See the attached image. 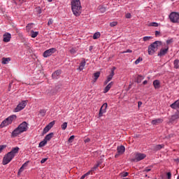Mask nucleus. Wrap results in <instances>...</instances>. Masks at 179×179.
I'll return each mask as SVG.
<instances>
[{"mask_svg": "<svg viewBox=\"0 0 179 179\" xmlns=\"http://www.w3.org/2000/svg\"><path fill=\"white\" fill-rule=\"evenodd\" d=\"M85 66H86V61L85 60H83L80 63V66L78 67V71H83V69H85Z\"/></svg>", "mask_w": 179, "mask_h": 179, "instance_id": "nucleus-21", "label": "nucleus"}, {"mask_svg": "<svg viewBox=\"0 0 179 179\" xmlns=\"http://www.w3.org/2000/svg\"><path fill=\"white\" fill-rule=\"evenodd\" d=\"M110 71L111 72L110 75L108 76L106 78V80H108L109 82L113 79V77L114 76V71H115V67H113Z\"/></svg>", "mask_w": 179, "mask_h": 179, "instance_id": "nucleus-17", "label": "nucleus"}, {"mask_svg": "<svg viewBox=\"0 0 179 179\" xmlns=\"http://www.w3.org/2000/svg\"><path fill=\"white\" fill-rule=\"evenodd\" d=\"M68 127V122H64L62 125H61V128L63 131H65V129H66V128Z\"/></svg>", "mask_w": 179, "mask_h": 179, "instance_id": "nucleus-32", "label": "nucleus"}, {"mask_svg": "<svg viewBox=\"0 0 179 179\" xmlns=\"http://www.w3.org/2000/svg\"><path fill=\"white\" fill-rule=\"evenodd\" d=\"M152 38H153L152 36H144L143 40V41H149V40H152Z\"/></svg>", "mask_w": 179, "mask_h": 179, "instance_id": "nucleus-36", "label": "nucleus"}, {"mask_svg": "<svg viewBox=\"0 0 179 179\" xmlns=\"http://www.w3.org/2000/svg\"><path fill=\"white\" fill-rule=\"evenodd\" d=\"M108 107V104L107 103H104L101 107L99 113V117H103V114H106L107 113V108Z\"/></svg>", "mask_w": 179, "mask_h": 179, "instance_id": "nucleus-9", "label": "nucleus"}, {"mask_svg": "<svg viewBox=\"0 0 179 179\" xmlns=\"http://www.w3.org/2000/svg\"><path fill=\"white\" fill-rule=\"evenodd\" d=\"M70 53L73 55V54H76L78 50H76V48H72L71 49H70Z\"/></svg>", "mask_w": 179, "mask_h": 179, "instance_id": "nucleus-38", "label": "nucleus"}, {"mask_svg": "<svg viewBox=\"0 0 179 179\" xmlns=\"http://www.w3.org/2000/svg\"><path fill=\"white\" fill-rule=\"evenodd\" d=\"M145 157H146V155H145L143 153L138 152L136 154V162H141V160H143V159H145Z\"/></svg>", "mask_w": 179, "mask_h": 179, "instance_id": "nucleus-13", "label": "nucleus"}, {"mask_svg": "<svg viewBox=\"0 0 179 179\" xmlns=\"http://www.w3.org/2000/svg\"><path fill=\"white\" fill-rule=\"evenodd\" d=\"M54 136V133H50L48 135L45 136V140L46 142H48L49 141H51V138Z\"/></svg>", "mask_w": 179, "mask_h": 179, "instance_id": "nucleus-24", "label": "nucleus"}, {"mask_svg": "<svg viewBox=\"0 0 179 179\" xmlns=\"http://www.w3.org/2000/svg\"><path fill=\"white\" fill-rule=\"evenodd\" d=\"M113 85H114V83L110 82L108 85H106V87L104 88L103 90V93H108V92L110 90V89H111V87H113Z\"/></svg>", "mask_w": 179, "mask_h": 179, "instance_id": "nucleus-18", "label": "nucleus"}, {"mask_svg": "<svg viewBox=\"0 0 179 179\" xmlns=\"http://www.w3.org/2000/svg\"><path fill=\"white\" fill-rule=\"evenodd\" d=\"M176 161L179 162V158H178V159H176Z\"/></svg>", "mask_w": 179, "mask_h": 179, "instance_id": "nucleus-60", "label": "nucleus"}, {"mask_svg": "<svg viewBox=\"0 0 179 179\" xmlns=\"http://www.w3.org/2000/svg\"><path fill=\"white\" fill-rule=\"evenodd\" d=\"M46 160H48V158H43L41 160V164H44V162L46 161Z\"/></svg>", "mask_w": 179, "mask_h": 179, "instance_id": "nucleus-44", "label": "nucleus"}, {"mask_svg": "<svg viewBox=\"0 0 179 179\" xmlns=\"http://www.w3.org/2000/svg\"><path fill=\"white\" fill-rule=\"evenodd\" d=\"M8 62H10V57H3L1 60V64L6 65Z\"/></svg>", "mask_w": 179, "mask_h": 179, "instance_id": "nucleus-22", "label": "nucleus"}, {"mask_svg": "<svg viewBox=\"0 0 179 179\" xmlns=\"http://www.w3.org/2000/svg\"><path fill=\"white\" fill-rule=\"evenodd\" d=\"M14 120H16V115H15L7 117L1 122V124H0V127L3 128L4 127H8V125H10Z\"/></svg>", "mask_w": 179, "mask_h": 179, "instance_id": "nucleus-4", "label": "nucleus"}, {"mask_svg": "<svg viewBox=\"0 0 179 179\" xmlns=\"http://www.w3.org/2000/svg\"><path fill=\"white\" fill-rule=\"evenodd\" d=\"M148 83V80H144L143 82V85H146Z\"/></svg>", "mask_w": 179, "mask_h": 179, "instance_id": "nucleus-57", "label": "nucleus"}, {"mask_svg": "<svg viewBox=\"0 0 179 179\" xmlns=\"http://www.w3.org/2000/svg\"><path fill=\"white\" fill-rule=\"evenodd\" d=\"M9 87H12V84H10V85H9Z\"/></svg>", "mask_w": 179, "mask_h": 179, "instance_id": "nucleus-59", "label": "nucleus"}, {"mask_svg": "<svg viewBox=\"0 0 179 179\" xmlns=\"http://www.w3.org/2000/svg\"><path fill=\"white\" fill-rule=\"evenodd\" d=\"M55 52H57V49H55V48H52L49 50H45L43 54V57L44 58H48V57H51V55L55 54Z\"/></svg>", "mask_w": 179, "mask_h": 179, "instance_id": "nucleus-8", "label": "nucleus"}, {"mask_svg": "<svg viewBox=\"0 0 179 179\" xmlns=\"http://www.w3.org/2000/svg\"><path fill=\"white\" fill-rule=\"evenodd\" d=\"M29 164V161L26 162L25 163H24L22 166L20 168L19 171H18V175H20V173H23V171H24V168L27 167Z\"/></svg>", "mask_w": 179, "mask_h": 179, "instance_id": "nucleus-15", "label": "nucleus"}, {"mask_svg": "<svg viewBox=\"0 0 179 179\" xmlns=\"http://www.w3.org/2000/svg\"><path fill=\"white\" fill-rule=\"evenodd\" d=\"M129 173L128 172H122L119 174L120 178H124V177H128L129 176Z\"/></svg>", "mask_w": 179, "mask_h": 179, "instance_id": "nucleus-28", "label": "nucleus"}, {"mask_svg": "<svg viewBox=\"0 0 179 179\" xmlns=\"http://www.w3.org/2000/svg\"><path fill=\"white\" fill-rule=\"evenodd\" d=\"M6 145H0V153H1L2 150H3V149H6Z\"/></svg>", "mask_w": 179, "mask_h": 179, "instance_id": "nucleus-41", "label": "nucleus"}, {"mask_svg": "<svg viewBox=\"0 0 179 179\" xmlns=\"http://www.w3.org/2000/svg\"><path fill=\"white\" fill-rule=\"evenodd\" d=\"M173 66L175 69H179V59H176L173 62Z\"/></svg>", "mask_w": 179, "mask_h": 179, "instance_id": "nucleus-25", "label": "nucleus"}, {"mask_svg": "<svg viewBox=\"0 0 179 179\" xmlns=\"http://www.w3.org/2000/svg\"><path fill=\"white\" fill-rule=\"evenodd\" d=\"M163 148L162 145H157L156 148L157 149V150H160V149H162Z\"/></svg>", "mask_w": 179, "mask_h": 179, "instance_id": "nucleus-46", "label": "nucleus"}, {"mask_svg": "<svg viewBox=\"0 0 179 179\" xmlns=\"http://www.w3.org/2000/svg\"><path fill=\"white\" fill-rule=\"evenodd\" d=\"M139 79L141 80H142V79H143V76H138V77H137V80H138V83H139L141 81H139Z\"/></svg>", "mask_w": 179, "mask_h": 179, "instance_id": "nucleus-43", "label": "nucleus"}, {"mask_svg": "<svg viewBox=\"0 0 179 179\" xmlns=\"http://www.w3.org/2000/svg\"><path fill=\"white\" fill-rule=\"evenodd\" d=\"M110 27H115V26H117V24H118V22H110Z\"/></svg>", "mask_w": 179, "mask_h": 179, "instance_id": "nucleus-37", "label": "nucleus"}, {"mask_svg": "<svg viewBox=\"0 0 179 179\" xmlns=\"http://www.w3.org/2000/svg\"><path fill=\"white\" fill-rule=\"evenodd\" d=\"M108 82H110V81H108V80L106 79V80L104 81L103 85H107L108 83Z\"/></svg>", "mask_w": 179, "mask_h": 179, "instance_id": "nucleus-55", "label": "nucleus"}, {"mask_svg": "<svg viewBox=\"0 0 179 179\" xmlns=\"http://www.w3.org/2000/svg\"><path fill=\"white\" fill-rule=\"evenodd\" d=\"M52 23H53L52 19H50L48 22V26H51Z\"/></svg>", "mask_w": 179, "mask_h": 179, "instance_id": "nucleus-42", "label": "nucleus"}, {"mask_svg": "<svg viewBox=\"0 0 179 179\" xmlns=\"http://www.w3.org/2000/svg\"><path fill=\"white\" fill-rule=\"evenodd\" d=\"M71 10L74 16H80L82 13V3L80 0H71Z\"/></svg>", "mask_w": 179, "mask_h": 179, "instance_id": "nucleus-1", "label": "nucleus"}, {"mask_svg": "<svg viewBox=\"0 0 179 179\" xmlns=\"http://www.w3.org/2000/svg\"><path fill=\"white\" fill-rule=\"evenodd\" d=\"M117 151L119 155H123L125 152V147L124 145L119 146L117 148Z\"/></svg>", "mask_w": 179, "mask_h": 179, "instance_id": "nucleus-16", "label": "nucleus"}, {"mask_svg": "<svg viewBox=\"0 0 179 179\" xmlns=\"http://www.w3.org/2000/svg\"><path fill=\"white\" fill-rule=\"evenodd\" d=\"M100 36H101V34H100V32H96V33L94 34V35H93V38H94V40H97V38H100Z\"/></svg>", "mask_w": 179, "mask_h": 179, "instance_id": "nucleus-30", "label": "nucleus"}, {"mask_svg": "<svg viewBox=\"0 0 179 179\" xmlns=\"http://www.w3.org/2000/svg\"><path fill=\"white\" fill-rule=\"evenodd\" d=\"M160 45H162V41H156L150 45L148 46V55H153V54L159 50V47H160Z\"/></svg>", "mask_w": 179, "mask_h": 179, "instance_id": "nucleus-3", "label": "nucleus"}, {"mask_svg": "<svg viewBox=\"0 0 179 179\" xmlns=\"http://www.w3.org/2000/svg\"><path fill=\"white\" fill-rule=\"evenodd\" d=\"M169 20L172 23H179V13L172 12L169 15Z\"/></svg>", "mask_w": 179, "mask_h": 179, "instance_id": "nucleus-5", "label": "nucleus"}, {"mask_svg": "<svg viewBox=\"0 0 179 179\" xmlns=\"http://www.w3.org/2000/svg\"><path fill=\"white\" fill-rule=\"evenodd\" d=\"M141 106H142V101H138V108H141Z\"/></svg>", "mask_w": 179, "mask_h": 179, "instance_id": "nucleus-53", "label": "nucleus"}, {"mask_svg": "<svg viewBox=\"0 0 179 179\" xmlns=\"http://www.w3.org/2000/svg\"><path fill=\"white\" fill-rule=\"evenodd\" d=\"M106 7H104L103 6H99V11L101 12V13H104V12H106Z\"/></svg>", "mask_w": 179, "mask_h": 179, "instance_id": "nucleus-33", "label": "nucleus"}, {"mask_svg": "<svg viewBox=\"0 0 179 179\" xmlns=\"http://www.w3.org/2000/svg\"><path fill=\"white\" fill-rule=\"evenodd\" d=\"M155 36H156V37H159V36H160V31H155Z\"/></svg>", "mask_w": 179, "mask_h": 179, "instance_id": "nucleus-50", "label": "nucleus"}, {"mask_svg": "<svg viewBox=\"0 0 179 179\" xmlns=\"http://www.w3.org/2000/svg\"><path fill=\"white\" fill-rule=\"evenodd\" d=\"M26 106H27V101H22L20 102L14 109V113H19V111H22V110L24 109Z\"/></svg>", "mask_w": 179, "mask_h": 179, "instance_id": "nucleus-7", "label": "nucleus"}, {"mask_svg": "<svg viewBox=\"0 0 179 179\" xmlns=\"http://www.w3.org/2000/svg\"><path fill=\"white\" fill-rule=\"evenodd\" d=\"M153 86L155 89H159L160 88V81L158 80H155L153 81Z\"/></svg>", "mask_w": 179, "mask_h": 179, "instance_id": "nucleus-23", "label": "nucleus"}, {"mask_svg": "<svg viewBox=\"0 0 179 179\" xmlns=\"http://www.w3.org/2000/svg\"><path fill=\"white\" fill-rule=\"evenodd\" d=\"M173 43V39H169L166 41V44L169 45V44H171Z\"/></svg>", "mask_w": 179, "mask_h": 179, "instance_id": "nucleus-45", "label": "nucleus"}, {"mask_svg": "<svg viewBox=\"0 0 179 179\" xmlns=\"http://www.w3.org/2000/svg\"><path fill=\"white\" fill-rule=\"evenodd\" d=\"M47 142L45 138L43 141H41L38 144V148H43V146H45L47 145Z\"/></svg>", "mask_w": 179, "mask_h": 179, "instance_id": "nucleus-26", "label": "nucleus"}, {"mask_svg": "<svg viewBox=\"0 0 179 179\" xmlns=\"http://www.w3.org/2000/svg\"><path fill=\"white\" fill-rule=\"evenodd\" d=\"M171 1H175V0H171Z\"/></svg>", "mask_w": 179, "mask_h": 179, "instance_id": "nucleus-61", "label": "nucleus"}, {"mask_svg": "<svg viewBox=\"0 0 179 179\" xmlns=\"http://www.w3.org/2000/svg\"><path fill=\"white\" fill-rule=\"evenodd\" d=\"M31 29H33V23H31V24H28L27 25V30L28 31H30V30H31Z\"/></svg>", "mask_w": 179, "mask_h": 179, "instance_id": "nucleus-34", "label": "nucleus"}, {"mask_svg": "<svg viewBox=\"0 0 179 179\" xmlns=\"http://www.w3.org/2000/svg\"><path fill=\"white\" fill-rule=\"evenodd\" d=\"M162 122H163V118H158L151 122L152 125H159V124H162Z\"/></svg>", "mask_w": 179, "mask_h": 179, "instance_id": "nucleus-19", "label": "nucleus"}, {"mask_svg": "<svg viewBox=\"0 0 179 179\" xmlns=\"http://www.w3.org/2000/svg\"><path fill=\"white\" fill-rule=\"evenodd\" d=\"M141 61H143L142 57H138L136 61H135V64L138 65V64H139L140 62H141Z\"/></svg>", "mask_w": 179, "mask_h": 179, "instance_id": "nucleus-40", "label": "nucleus"}, {"mask_svg": "<svg viewBox=\"0 0 179 179\" xmlns=\"http://www.w3.org/2000/svg\"><path fill=\"white\" fill-rule=\"evenodd\" d=\"M14 157L8 152L6 155H4L3 157L2 164L3 166H6V164H9L13 160Z\"/></svg>", "mask_w": 179, "mask_h": 179, "instance_id": "nucleus-6", "label": "nucleus"}, {"mask_svg": "<svg viewBox=\"0 0 179 179\" xmlns=\"http://www.w3.org/2000/svg\"><path fill=\"white\" fill-rule=\"evenodd\" d=\"M48 2H52V0H47Z\"/></svg>", "mask_w": 179, "mask_h": 179, "instance_id": "nucleus-58", "label": "nucleus"}, {"mask_svg": "<svg viewBox=\"0 0 179 179\" xmlns=\"http://www.w3.org/2000/svg\"><path fill=\"white\" fill-rule=\"evenodd\" d=\"M166 176H167V177H168V179L171 178V173L168 172L167 174H166Z\"/></svg>", "mask_w": 179, "mask_h": 179, "instance_id": "nucleus-51", "label": "nucleus"}, {"mask_svg": "<svg viewBox=\"0 0 179 179\" xmlns=\"http://www.w3.org/2000/svg\"><path fill=\"white\" fill-rule=\"evenodd\" d=\"M94 82H96V80H97L99 79V78H100V72H96L94 73Z\"/></svg>", "mask_w": 179, "mask_h": 179, "instance_id": "nucleus-31", "label": "nucleus"}, {"mask_svg": "<svg viewBox=\"0 0 179 179\" xmlns=\"http://www.w3.org/2000/svg\"><path fill=\"white\" fill-rule=\"evenodd\" d=\"M150 27H159V23L157 22H150L148 24Z\"/></svg>", "mask_w": 179, "mask_h": 179, "instance_id": "nucleus-29", "label": "nucleus"}, {"mask_svg": "<svg viewBox=\"0 0 179 179\" xmlns=\"http://www.w3.org/2000/svg\"><path fill=\"white\" fill-rule=\"evenodd\" d=\"M73 139H75V136H71L68 140L69 143H72L73 142Z\"/></svg>", "mask_w": 179, "mask_h": 179, "instance_id": "nucleus-39", "label": "nucleus"}, {"mask_svg": "<svg viewBox=\"0 0 179 179\" xmlns=\"http://www.w3.org/2000/svg\"><path fill=\"white\" fill-rule=\"evenodd\" d=\"M150 170H152L150 168H145V169H144V171H145V173H149V171H150Z\"/></svg>", "mask_w": 179, "mask_h": 179, "instance_id": "nucleus-48", "label": "nucleus"}, {"mask_svg": "<svg viewBox=\"0 0 179 179\" xmlns=\"http://www.w3.org/2000/svg\"><path fill=\"white\" fill-rule=\"evenodd\" d=\"M17 2H20V3H23L24 2V0H15Z\"/></svg>", "mask_w": 179, "mask_h": 179, "instance_id": "nucleus-54", "label": "nucleus"}, {"mask_svg": "<svg viewBox=\"0 0 179 179\" xmlns=\"http://www.w3.org/2000/svg\"><path fill=\"white\" fill-rule=\"evenodd\" d=\"M45 113H47V111L44 109H42L40 110L39 114L41 115V117H44L45 115Z\"/></svg>", "mask_w": 179, "mask_h": 179, "instance_id": "nucleus-35", "label": "nucleus"}, {"mask_svg": "<svg viewBox=\"0 0 179 179\" xmlns=\"http://www.w3.org/2000/svg\"><path fill=\"white\" fill-rule=\"evenodd\" d=\"M97 167H99V164L95 165V166L92 168L93 171H94V170H96V169H97Z\"/></svg>", "mask_w": 179, "mask_h": 179, "instance_id": "nucleus-52", "label": "nucleus"}, {"mask_svg": "<svg viewBox=\"0 0 179 179\" xmlns=\"http://www.w3.org/2000/svg\"><path fill=\"white\" fill-rule=\"evenodd\" d=\"M19 150H20L19 147H14L12 148L11 151L9 152L8 153L15 158V156H16V155L19 153Z\"/></svg>", "mask_w": 179, "mask_h": 179, "instance_id": "nucleus-12", "label": "nucleus"}, {"mask_svg": "<svg viewBox=\"0 0 179 179\" xmlns=\"http://www.w3.org/2000/svg\"><path fill=\"white\" fill-rule=\"evenodd\" d=\"M132 52V50H126L125 52Z\"/></svg>", "mask_w": 179, "mask_h": 179, "instance_id": "nucleus-56", "label": "nucleus"}, {"mask_svg": "<svg viewBox=\"0 0 179 179\" xmlns=\"http://www.w3.org/2000/svg\"><path fill=\"white\" fill-rule=\"evenodd\" d=\"M3 41H4V43H9V41H10V38H12V35H10V33L6 32L3 35Z\"/></svg>", "mask_w": 179, "mask_h": 179, "instance_id": "nucleus-11", "label": "nucleus"}, {"mask_svg": "<svg viewBox=\"0 0 179 179\" xmlns=\"http://www.w3.org/2000/svg\"><path fill=\"white\" fill-rule=\"evenodd\" d=\"M29 129V126L27 122H23L21 123L15 129H14L11 134V136L13 138H16L17 135H20V134H23V132H26Z\"/></svg>", "mask_w": 179, "mask_h": 179, "instance_id": "nucleus-2", "label": "nucleus"}, {"mask_svg": "<svg viewBox=\"0 0 179 179\" xmlns=\"http://www.w3.org/2000/svg\"><path fill=\"white\" fill-rule=\"evenodd\" d=\"M131 13H127V14H126V18H127V19H131Z\"/></svg>", "mask_w": 179, "mask_h": 179, "instance_id": "nucleus-49", "label": "nucleus"}, {"mask_svg": "<svg viewBox=\"0 0 179 179\" xmlns=\"http://www.w3.org/2000/svg\"><path fill=\"white\" fill-rule=\"evenodd\" d=\"M37 36H38V31H31V37H32V38H36Z\"/></svg>", "mask_w": 179, "mask_h": 179, "instance_id": "nucleus-27", "label": "nucleus"}, {"mask_svg": "<svg viewBox=\"0 0 179 179\" xmlns=\"http://www.w3.org/2000/svg\"><path fill=\"white\" fill-rule=\"evenodd\" d=\"M55 124V121H52V122H50V123L43 129V135H45V134H47V132H48V131H50V129H51V128H52Z\"/></svg>", "mask_w": 179, "mask_h": 179, "instance_id": "nucleus-10", "label": "nucleus"}, {"mask_svg": "<svg viewBox=\"0 0 179 179\" xmlns=\"http://www.w3.org/2000/svg\"><path fill=\"white\" fill-rule=\"evenodd\" d=\"M84 142H85V143H89V142H90V138H85Z\"/></svg>", "mask_w": 179, "mask_h": 179, "instance_id": "nucleus-47", "label": "nucleus"}, {"mask_svg": "<svg viewBox=\"0 0 179 179\" xmlns=\"http://www.w3.org/2000/svg\"><path fill=\"white\" fill-rule=\"evenodd\" d=\"M60 75H61V71L60 70H57L55 73H52V78L53 79H58V78H59Z\"/></svg>", "mask_w": 179, "mask_h": 179, "instance_id": "nucleus-20", "label": "nucleus"}, {"mask_svg": "<svg viewBox=\"0 0 179 179\" xmlns=\"http://www.w3.org/2000/svg\"><path fill=\"white\" fill-rule=\"evenodd\" d=\"M168 52H169V47L166 46V48H162L159 50L158 55L159 57H163L164 55H166V54H167Z\"/></svg>", "mask_w": 179, "mask_h": 179, "instance_id": "nucleus-14", "label": "nucleus"}]
</instances>
